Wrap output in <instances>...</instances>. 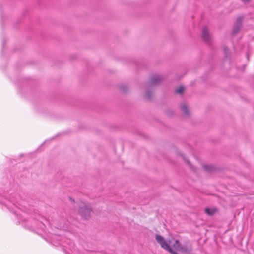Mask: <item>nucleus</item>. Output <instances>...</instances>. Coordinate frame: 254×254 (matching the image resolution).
<instances>
[{
    "instance_id": "1",
    "label": "nucleus",
    "mask_w": 254,
    "mask_h": 254,
    "mask_svg": "<svg viewBox=\"0 0 254 254\" xmlns=\"http://www.w3.org/2000/svg\"><path fill=\"white\" fill-rule=\"evenodd\" d=\"M78 212L85 219H88L91 217L92 209L91 206L84 202H80L78 204Z\"/></svg>"
},
{
    "instance_id": "2",
    "label": "nucleus",
    "mask_w": 254,
    "mask_h": 254,
    "mask_svg": "<svg viewBox=\"0 0 254 254\" xmlns=\"http://www.w3.org/2000/svg\"><path fill=\"white\" fill-rule=\"evenodd\" d=\"M243 22V18L241 17H239L234 25L233 29V34H237L240 30V28L241 27Z\"/></svg>"
},
{
    "instance_id": "3",
    "label": "nucleus",
    "mask_w": 254,
    "mask_h": 254,
    "mask_svg": "<svg viewBox=\"0 0 254 254\" xmlns=\"http://www.w3.org/2000/svg\"><path fill=\"white\" fill-rule=\"evenodd\" d=\"M162 80V78L159 75H155L151 77L149 86H152L158 84Z\"/></svg>"
},
{
    "instance_id": "4",
    "label": "nucleus",
    "mask_w": 254,
    "mask_h": 254,
    "mask_svg": "<svg viewBox=\"0 0 254 254\" xmlns=\"http://www.w3.org/2000/svg\"><path fill=\"white\" fill-rule=\"evenodd\" d=\"M202 38L203 40L207 42H209L211 41V36L206 27H204L202 29Z\"/></svg>"
},
{
    "instance_id": "5",
    "label": "nucleus",
    "mask_w": 254,
    "mask_h": 254,
    "mask_svg": "<svg viewBox=\"0 0 254 254\" xmlns=\"http://www.w3.org/2000/svg\"><path fill=\"white\" fill-rule=\"evenodd\" d=\"M180 108L182 112H183L185 115L188 116L189 115L190 110L188 106L186 104L183 103L181 104Z\"/></svg>"
},
{
    "instance_id": "6",
    "label": "nucleus",
    "mask_w": 254,
    "mask_h": 254,
    "mask_svg": "<svg viewBox=\"0 0 254 254\" xmlns=\"http://www.w3.org/2000/svg\"><path fill=\"white\" fill-rule=\"evenodd\" d=\"M180 246H181V245L179 243V240H176L175 241V242L172 245V247H171V248H172V249H173L175 252H176V253L177 251H178L179 250H180L181 248H180Z\"/></svg>"
},
{
    "instance_id": "7",
    "label": "nucleus",
    "mask_w": 254,
    "mask_h": 254,
    "mask_svg": "<svg viewBox=\"0 0 254 254\" xmlns=\"http://www.w3.org/2000/svg\"><path fill=\"white\" fill-rule=\"evenodd\" d=\"M217 211V209L216 208H206L205 209V213L210 216L213 215Z\"/></svg>"
},
{
    "instance_id": "8",
    "label": "nucleus",
    "mask_w": 254,
    "mask_h": 254,
    "mask_svg": "<svg viewBox=\"0 0 254 254\" xmlns=\"http://www.w3.org/2000/svg\"><path fill=\"white\" fill-rule=\"evenodd\" d=\"M180 248L181 249L180 250H179L178 251L184 252V253H188L189 252L188 249L185 246H182L181 245Z\"/></svg>"
},
{
    "instance_id": "9",
    "label": "nucleus",
    "mask_w": 254,
    "mask_h": 254,
    "mask_svg": "<svg viewBox=\"0 0 254 254\" xmlns=\"http://www.w3.org/2000/svg\"><path fill=\"white\" fill-rule=\"evenodd\" d=\"M203 167L207 171H211L213 169V167L209 165H205L203 166Z\"/></svg>"
},
{
    "instance_id": "10",
    "label": "nucleus",
    "mask_w": 254,
    "mask_h": 254,
    "mask_svg": "<svg viewBox=\"0 0 254 254\" xmlns=\"http://www.w3.org/2000/svg\"><path fill=\"white\" fill-rule=\"evenodd\" d=\"M183 90L184 88L182 86H180L175 90V93L181 94L183 92Z\"/></svg>"
},
{
    "instance_id": "11",
    "label": "nucleus",
    "mask_w": 254,
    "mask_h": 254,
    "mask_svg": "<svg viewBox=\"0 0 254 254\" xmlns=\"http://www.w3.org/2000/svg\"><path fill=\"white\" fill-rule=\"evenodd\" d=\"M146 97L148 99L150 98H151V93L149 92H147L146 94Z\"/></svg>"
},
{
    "instance_id": "12",
    "label": "nucleus",
    "mask_w": 254,
    "mask_h": 254,
    "mask_svg": "<svg viewBox=\"0 0 254 254\" xmlns=\"http://www.w3.org/2000/svg\"><path fill=\"white\" fill-rule=\"evenodd\" d=\"M122 90L123 91V92H125L126 91L125 90H124L123 89H122Z\"/></svg>"
}]
</instances>
